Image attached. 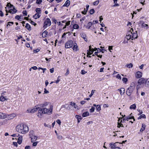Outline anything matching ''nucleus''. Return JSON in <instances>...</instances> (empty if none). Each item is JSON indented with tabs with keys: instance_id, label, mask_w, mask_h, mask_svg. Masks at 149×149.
<instances>
[{
	"instance_id": "1",
	"label": "nucleus",
	"mask_w": 149,
	"mask_h": 149,
	"mask_svg": "<svg viewBox=\"0 0 149 149\" xmlns=\"http://www.w3.org/2000/svg\"><path fill=\"white\" fill-rule=\"evenodd\" d=\"M53 109V106L51 104H50L49 109L46 108H40L38 111L37 116L41 118L44 114H47L50 115L52 113Z\"/></svg>"
},
{
	"instance_id": "2",
	"label": "nucleus",
	"mask_w": 149,
	"mask_h": 149,
	"mask_svg": "<svg viewBox=\"0 0 149 149\" xmlns=\"http://www.w3.org/2000/svg\"><path fill=\"white\" fill-rule=\"evenodd\" d=\"M29 130L28 126L23 123L17 125L16 127V131L19 133L25 134L28 132Z\"/></svg>"
},
{
	"instance_id": "3",
	"label": "nucleus",
	"mask_w": 149,
	"mask_h": 149,
	"mask_svg": "<svg viewBox=\"0 0 149 149\" xmlns=\"http://www.w3.org/2000/svg\"><path fill=\"white\" fill-rule=\"evenodd\" d=\"M138 37L137 31L134 30L132 28H131L130 30L128 31L127 33L126 38L127 40L136 39Z\"/></svg>"
},
{
	"instance_id": "4",
	"label": "nucleus",
	"mask_w": 149,
	"mask_h": 149,
	"mask_svg": "<svg viewBox=\"0 0 149 149\" xmlns=\"http://www.w3.org/2000/svg\"><path fill=\"white\" fill-rule=\"evenodd\" d=\"M73 41L71 40H68L65 43V48L66 49L72 47L73 45Z\"/></svg>"
},
{
	"instance_id": "5",
	"label": "nucleus",
	"mask_w": 149,
	"mask_h": 149,
	"mask_svg": "<svg viewBox=\"0 0 149 149\" xmlns=\"http://www.w3.org/2000/svg\"><path fill=\"white\" fill-rule=\"evenodd\" d=\"M51 24V22L50 19L48 18H47L44 22L43 28L45 29L47 27L50 26Z\"/></svg>"
},
{
	"instance_id": "6",
	"label": "nucleus",
	"mask_w": 149,
	"mask_h": 149,
	"mask_svg": "<svg viewBox=\"0 0 149 149\" xmlns=\"http://www.w3.org/2000/svg\"><path fill=\"white\" fill-rule=\"evenodd\" d=\"M35 108L31 109H29L27 110V111H28V113H34L38 109L39 110V109L40 108L39 107H36V106L35 107Z\"/></svg>"
},
{
	"instance_id": "7",
	"label": "nucleus",
	"mask_w": 149,
	"mask_h": 149,
	"mask_svg": "<svg viewBox=\"0 0 149 149\" xmlns=\"http://www.w3.org/2000/svg\"><path fill=\"white\" fill-rule=\"evenodd\" d=\"M134 90L133 88L129 87L126 91L127 95L129 96H130Z\"/></svg>"
},
{
	"instance_id": "8",
	"label": "nucleus",
	"mask_w": 149,
	"mask_h": 149,
	"mask_svg": "<svg viewBox=\"0 0 149 149\" xmlns=\"http://www.w3.org/2000/svg\"><path fill=\"white\" fill-rule=\"evenodd\" d=\"M135 77L137 79L141 78L142 75V73L139 71L136 72L135 74Z\"/></svg>"
},
{
	"instance_id": "9",
	"label": "nucleus",
	"mask_w": 149,
	"mask_h": 149,
	"mask_svg": "<svg viewBox=\"0 0 149 149\" xmlns=\"http://www.w3.org/2000/svg\"><path fill=\"white\" fill-rule=\"evenodd\" d=\"M118 143V142H116L115 143L112 142L111 143L109 144V147L111 149H115L116 147V144Z\"/></svg>"
},
{
	"instance_id": "10",
	"label": "nucleus",
	"mask_w": 149,
	"mask_h": 149,
	"mask_svg": "<svg viewBox=\"0 0 149 149\" xmlns=\"http://www.w3.org/2000/svg\"><path fill=\"white\" fill-rule=\"evenodd\" d=\"M146 79L143 78H141L138 81V84L139 85H141L142 84L145 83Z\"/></svg>"
},
{
	"instance_id": "11",
	"label": "nucleus",
	"mask_w": 149,
	"mask_h": 149,
	"mask_svg": "<svg viewBox=\"0 0 149 149\" xmlns=\"http://www.w3.org/2000/svg\"><path fill=\"white\" fill-rule=\"evenodd\" d=\"M72 48L74 52H76L79 49L77 44L76 42H74L73 43V46Z\"/></svg>"
},
{
	"instance_id": "12",
	"label": "nucleus",
	"mask_w": 149,
	"mask_h": 149,
	"mask_svg": "<svg viewBox=\"0 0 149 149\" xmlns=\"http://www.w3.org/2000/svg\"><path fill=\"white\" fill-rule=\"evenodd\" d=\"M49 104V102H46L44 103L41 104L39 105H37V106H39L40 107V108L41 107L43 108L44 107L47 106Z\"/></svg>"
},
{
	"instance_id": "13",
	"label": "nucleus",
	"mask_w": 149,
	"mask_h": 149,
	"mask_svg": "<svg viewBox=\"0 0 149 149\" xmlns=\"http://www.w3.org/2000/svg\"><path fill=\"white\" fill-rule=\"evenodd\" d=\"M13 8L10 9L8 11V12L10 13L13 14L17 12V10L14 7Z\"/></svg>"
},
{
	"instance_id": "14",
	"label": "nucleus",
	"mask_w": 149,
	"mask_h": 149,
	"mask_svg": "<svg viewBox=\"0 0 149 149\" xmlns=\"http://www.w3.org/2000/svg\"><path fill=\"white\" fill-rule=\"evenodd\" d=\"M132 113H131L129 116H127L126 117V120L128 121L129 120L132 119H133V121H135V119L134 118V117L132 115Z\"/></svg>"
},
{
	"instance_id": "15",
	"label": "nucleus",
	"mask_w": 149,
	"mask_h": 149,
	"mask_svg": "<svg viewBox=\"0 0 149 149\" xmlns=\"http://www.w3.org/2000/svg\"><path fill=\"white\" fill-rule=\"evenodd\" d=\"M81 37L83 38L85 41L86 42L87 41V39L86 34L84 33H82L80 34Z\"/></svg>"
},
{
	"instance_id": "16",
	"label": "nucleus",
	"mask_w": 149,
	"mask_h": 149,
	"mask_svg": "<svg viewBox=\"0 0 149 149\" xmlns=\"http://www.w3.org/2000/svg\"><path fill=\"white\" fill-rule=\"evenodd\" d=\"M79 26L78 24H74L73 25L72 28V30H71V31H72L74 29H78L79 28Z\"/></svg>"
},
{
	"instance_id": "17",
	"label": "nucleus",
	"mask_w": 149,
	"mask_h": 149,
	"mask_svg": "<svg viewBox=\"0 0 149 149\" xmlns=\"http://www.w3.org/2000/svg\"><path fill=\"white\" fill-rule=\"evenodd\" d=\"M7 117L5 113L0 112V119H3L6 118Z\"/></svg>"
},
{
	"instance_id": "18",
	"label": "nucleus",
	"mask_w": 149,
	"mask_h": 149,
	"mask_svg": "<svg viewBox=\"0 0 149 149\" xmlns=\"http://www.w3.org/2000/svg\"><path fill=\"white\" fill-rule=\"evenodd\" d=\"M70 105L73 107L75 109H78V106L74 102H70Z\"/></svg>"
},
{
	"instance_id": "19",
	"label": "nucleus",
	"mask_w": 149,
	"mask_h": 149,
	"mask_svg": "<svg viewBox=\"0 0 149 149\" xmlns=\"http://www.w3.org/2000/svg\"><path fill=\"white\" fill-rule=\"evenodd\" d=\"M9 119H11L16 116V115L14 113L8 115Z\"/></svg>"
},
{
	"instance_id": "20",
	"label": "nucleus",
	"mask_w": 149,
	"mask_h": 149,
	"mask_svg": "<svg viewBox=\"0 0 149 149\" xmlns=\"http://www.w3.org/2000/svg\"><path fill=\"white\" fill-rule=\"evenodd\" d=\"M70 0H67L65 2V3L63 5V6H65L68 7L70 5Z\"/></svg>"
},
{
	"instance_id": "21",
	"label": "nucleus",
	"mask_w": 149,
	"mask_h": 149,
	"mask_svg": "<svg viewBox=\"0 0 149 149\" xmlns=\"http://www.w3.org/2000/svg\"><path fill=\"white\" fill-rule=\"evenodd\" d=\"M30 138H31V142H33L34 141H36L37 139V137L36 136L33 135V136L30 137Z\"/></svg>"
},
{
	"instance_id": "22",
	"label": "nucleus",
	"mask_w": 149,
	"mask_h": 149,
	"mask_svg": "<svg viewBox=\"0 0 149 149\" xmlns=\"http://www.w3.org/2000/svg\"><path fill=\"white\" fill-rule=\"evenodd\" d=\"M6 96H1L0 97V100L1 102H4L5 100H7L8 98H6Z\"/></svg>"
},
{
	"instance_id": "23",
	"label": "nucleus",
	"mask_w": 149,
	"mask_h": 149,
	"mask_svg": "<svg viewBox=\"0 0 149 149\" xmlns=\"http://www.w3.org/2000/svg\"><path fill=\"white\" fill-rule=\"evenodd\" d=\"M22 140V136H20L18 139L17 142L19 144H21Z\"/></svg>"
},
{
	"instance_id": "24",
	"label": "nucleus",
	"mask_w": 149,
	"mask_h": 149,
	"mask_svg": "<svg viewBox=\"0 0 149 149\" xmlns=\"http://www.w3.org/2000/svg\"><path fill=\"white\" fill-rule=\"evenodd\" d=\"M121 95H123L125 93V89L124 88H122L120 89H118Z\"/></svg>"
},
{
	"instance_id": "25",
	"label": "nucleus",
	"mask_w": 149,
	"mask_h": 149,
	"mask_svg": "<svg viewBox=\"0 0 149 149\" xmlns=\"http://www.w3.org/2000/svg\"><path fill=\"white\" fill-rule=\"evenodd\" d=\"M93 23L91 22H90L88 23L87 25L86 26V28L87 29H90L91 27L92 26Z\"/></svg>"
},
{
	"instance_id": "26",
	"label": "nucleus",
	"mask_w": 149,
	"mask_h": 149,
	"mask_svg": "<svg viewBox=\"0 0 149 149\" xmlns=\"http://www.w3.org/2000/svg\"><path fill=\"white\" fill-rule=\"evenodd\" d=\"M25 27L29 31L31 30V28L30 25L28 23H27L26 24V26Z\"/></svg>"
},
{
	"instance_id": "27",
	"label": "nucleus",
	"mask_w": 149,
	"mask_h": 149,
	"mask_svg": "<svg viewBox=\"0 0 149 149\" xmlns=\"http://www.w3.org/2000/svg\"><path fill=\"white\" fill-rule=\"evenodd\" d=\"M48 32L46 30L44 31L42 34V36L43 38L46 37L47 36Z\"/></svg>"
},
{
	"instance_id": "28",
	"label": "nucleus",
	"mask_w": 149,
	"mask_h": 149,
	"mask_svg": "<svg viewBox=\"0 0 149 149\" xmlns=\"http://www.w3.org/2000/svg\"><path fill=\"white\" fill-rule=\"evenodd\" d=\"M135 84L134 82H132L130 84V88H133L134 90L135 88Z\"/></svg>"
},
{
	"instance_id": "29",
	"label": "nucleus",
	"mask_w": 149,
	"mask_h": 149,
	"mask_svg": "<svg viewBox=\"0 0 149 149\" xmlns=\"http://www.w3.org/2000/svg\"><path fill=\"white\" fill-rule=\"evenodd\" d=\"M89 115V113L88 111L85 112L82 114V116L83 117L87 116Z\"/></svg>"
},
{
	"instance_id": "30",
	"label": "nucleus",
	"mask_w": 149,
	"mask_h": 149,
	"mask_svg": "<svg viewBox=\"0 0 149 149\" xmlns=\"http://www.w3.org/2000/svg\"><path fill=\"white\" fill-rule=\"evenodd\" d=\"M146 126V125L145 124H142V127L140 129V131L143 132V131L145 130Z\"/></svg>"
},
{
	"instance_id": "31",
	"label": "nucleus",
	"mask_w": 149,
	"mask_h": 149,
	"mask_svg": "<svg viewBox=\"0 0 149 149\" xmlns=\"http://www.w3.org/2000/svg\"><path fill=\"white\" fill-rule=\"evenodd\" d=\"M136 107V106L135 104H133L131 105L130 107V109H135Z\"/></svg>"
},
{
	"instance_id": "32",
	"label": "nucleus",
	"mask_w": 149,
	"mask_h": 149,
	"mask_svg": "<svg viewBox=\"0 0 149 149\" xmlns=\"http://www.w3.org/2000/svg\"><path fill=\"white\" fill-rule=\"evenodd\" d=\"M40 17V15L38 14L37 13H36L34 15H33V17L36 19L39 18Z\"/></svg>"
},
{
	"instance_id": "33",
	"label": "nucleus",
	"mask_w": 149,
	"mask_h": 149,
	"mask_svg": "<svg viewBox=\"0 0 149 149\" xmlns=\"http://www.w3.org/2000/svg\"><path fill=\"white\" fill-rule=\"evenodd\" d=\"M113 3H114V4L113 6V7H116L117 6H119V4L117 3V0H113Z\"/></svg>"
},
{
	"instance_id": "34",
	"label": "nucleus",
	"mask_w": 149,
	"mask_h": 149,
	"mask_svg": "<svg viewBox=\"0 0 149 149\" xmlns=\"http://www.w3.org/2000/svg\"><path fill=\"white\" fill-rule=\"evenodd\" d=\"M146 82H145L146 86V87H149V78L147 79L146 80Z\"/></svg>"
},
{
	"instance_id": "35",
	"label": "nucleus",
	"mask_w": 149,
	"mask_h": 149,
	"mask_svg": "<svg viewBox=\"0 0 149 149\" xmlns=\"http://www.w3.org/2000/svg\"><path fill=\"white\" fill-rule=\"evenodd\" d=\"M76 118L78 120V122L79 123L80 122V120H81L82 118L81 117V116L79 115H76Z\"/></svg>"
},
{
	"instance_id": "36",
	"label": "nucleus",
	"mask_w": 149,
	"mask_h": 149,
	"mask_svg": "<svg viewBox=\"0 0 149 149\" xmlns=\"http://www.w3.org/2000/svg\"><path fill=\"white\" fill-rule=\"evenodd\" d=\"M126 66L127 68H132L133 66V64L132 63H130V64H127Z\"/></svg>"
},
{
	"instance_id": "37",
	"label": "nucleus",
	"mask_w": 149,
	"mask_h": 149,
	"mask_svg": "<svg viewBox=\"0 0 149 149\" xmlns=\"http://www.w3.org/2000/svg\"><path fill=\"white\" fill-rule=\"evenodd\" d=\"M122 122V120H121L120 122V123H119V122H118V125L117 127L118 128H120V127H123V124L121 123Z\"/></svg>"
},
{
	"instance_id": "38",
	"label": "nucleus",
	"mask_w": 149,
	"mask_h": 149,
	"mask_svg": "<svg viewBox=\"0 0 149 149\" xmlns=\"http://www.w3.org/2000/svg\"><path fill=\"white\" fill-rule=\"evenodd\" d=\"M7 7L9 8H11L14 7V6L13 5L11 4L10 3H8L7 5Z\"/></svg>"
},
{
	"instance_id": "39",
	"label": "nucleus",
	"mask_w": 149,
	"mask_h": 149,
	"mask_svg": "<svg viewBox=\"0 0 149 149\" xmlns=\"http://www.w3.org/2000/svg\"><path fill=\"white\" fill-rule=\"evenodd\" d=\"M13 24H14V23L13 22H8L7 23V24L6 25V27H8V26H11L12 25H13Z\"/></svg>"
},
{
	"instance_id": "40",
	"label": "nucleus",
	"mask_w": 149,
	"mask_h": 149,
	"mask_svg": "<svg viewBox=\"0 0 149 149\" xmlns=\"http://www.w3.org/2000/svg\"><path fill=\"white\" fill-rule=\"evenodd\" d=\"M96 109L97 111L100 110L101 109L100 106V105H97V106L96 107Z\"/></svg>"
},
{
	"instance_id": "41",
	"label": "nucleus",
	"mask_w": 149,
	"mask_h": 149,
	"mask_svg": "<svg viewBox=\"0 0 149 149\" xmlns=\"http://www.w3.org/2000/svg\"><path fill=\"white\" fill-rule=\"evenodd\" d=\"M142 26L143 27H146L147 29L148 28V25L147 24H145L144 22L142 23Z\"/></svg>"
},
{
	"instance_id": "42",
	"label": "nucleus",
	"mask_w": 149,
	"mask_h": 149,
	"mask_svg": "<svg viewBox=\"0 0 149 149\" xmlns=\"http://www.w3.org/2000/svg\"><path fill=\"white\" fill-rule=\"evenodd\" d=\"M36 11L37 13L38 14H40L41 13L40 11H41V10L40 8H36Z\"/></svg>"
},
{
	"instance_id": "43",
	"label": "nucleus",
	"mask_w": 149,
	"mask_h": 149,
	"mask_svg": "<svg viewBox=\"0 0 149 149\" xmlns=\"http://www.w3.org/2000/svg\"><path fill=\"white\" fill-rule=\"evenodd\" d=\"M21 16H20L19 15H17L15 16V19H17L18 20H19L20 21H21V19H21Z\"/></svg>"
},
{
	"instance_id": "44",
	"label": "nucleus",
	"mask_w": 149,
	"mask_h": 149,
	"mask_svg": "<svg viewBox=\"0 0 149 149\" xmlns=\"http://www.w3.org/2000/svg\"><path fill=\"white\" fill-rule=\"evenodd\" d=\"M34 132L33 130H31L29 132V136L30 137L34 135Z\"/></svg>"
},
{
	"instance_id": "45",
	"label": "nucleus",
	"mask_w": 149,
	"mask_h": 149,
	"mask_svg": "<svg viewBox=\"0 0 149 149\" xmlns=\"http://www.w3.org/2000/svg\"><path fill=\"white\" fill-rule=\"evenodd\" d=\"M95 108L93 107H92L91 109L89 110V111L90 113H92L95 111Z\"/></svg>"
},
{
	"instance_id": "46",
	"label": "nucleus",
	"mask_w": 149,
	"mask_h": 149,
	"mask_svg": "<svg viewBox=\"0 0 149 149\" xmlns=\"http://www.w3.org/2000/svg\"><path fill=\"white\" fill-rule=\"evenodd\" d=\"M30 22L32 25H33L34 26H36L37 25V24L35 23L34 22L30 19Z\"/></svg>"
},
{
	"instance_id": "47",
	"label": "nucleus",
	"mask_w": 149,
	"mask_h": 149,
	"mask_svg": "<svg viewBox=\"0 0 149 149\" xmlns=\"http://www.w3.org/2000/svg\"><path fill=\"white\" fill-rule=\"evenodd\" d=\"M122 81L126 83L128 81V79L126 78H123L122 79Z\"/></svg>"
},
{
	"instance_id": "48",
	"label": "nucleus",
	"mask_w": 149,
	"mask_h": 149,
	"mask_svg": "<svg viewBox=\"0 0 149 149\" xmlns=\"http://www.w3.org/2000/svg\"><path fill=\"white\" fill-rule=\"evenodd\" d=\"M52 23H54L55 24H56L57 22V20L54 18H53L52 19Z\"/></svg>"
},
{
	"instance_id": "49",
	"label": "nucleus",
	"mask_w": 149,
	"mask_h": 149,
	"mask_svg": "<svg viewBox=\"0 0 149 149\" xmlns=\"http://www.w3.org/2000/svg\"><path fill=\"white\" fill-rule=\"evenodd\" d=\"M87 51L88 52L87 53V56L88 57H91L90 55H91V54H92V53L91 52H90L88 50H87Z\"/></svg>"
},
{
	"instance_id": "50",
	"label": "nucleus",
	"mask_w": 149,
	"mask_h": 149,
	"mask_svg": "<svg viewBox=\"0 0 149 149\" xmlns=\"http://www.w3.org/2000/svg\"><path fill=\"white\" fill-rule=\"evenodd\" d=\"M60 77H61L60 76H58V77L57 80L56 81V82H55L56 84H58V83L59 81H60Z\"/></svg>"
},
{
	"instance_id": "51",
	"label": "nucleus",
	"mask_w": 149,
	"mask_h": 149,
	"mask_svg": "<svg viewBox=\"0 0 149 149\" xmlns=\"http://www.w3.org/2000/svg\"><path fill=\"white\" fill-rule=\"evenodd\" d=\"M99 1L98 0L96 1H94L93 3V4L94 5H97L99 3Z\"/></svg>"
},
{
	"instance_id": "52",
	"label": "nucleus",
	"mask_w": 149,
	"mask_h": 149,
	"mask_svg": "<svg viewBox=\"0 0 149 149\" xmlns=\"http://www.w3.org/2000/svg\"><path fill=\"white\" fill-rule=\"evenodd\" d=\"M42 0H36V3L37 4H40L41 3Z\"/></svg>"
},
{
	"instance_id": "53",
	"label": "nucleus",
	"mask_w": 149,
	"mask_h": 149,
	"mask_svg": "<svg viewBox=\"0 0 149 149\" xmlns=\"http://www.w3.org/2000/svg\"><path fill=\"white\" fill-rule=\"evenodd\" d=\"M95 12L94 10L93 9H92L90 11V13L91 14H93Z\"/></svg>"
},
{
	"instance_id": "54",
	"label": "nucleus",
	"mask_w": 149,
	"mask_h": 149,
	"mask_svg": "<svg viewBox=\"0 0 149 149\" xmlns=\"http://www.w3.org/2000/svg\"><path fill=\"white\" fill-rule=\"evenodd\" d=\"M116 78L118 79H121V76L119 74H117L116 76Z\"/></svg>"
},
{
	"instance_id": "55",
	"label": "nucleus",
	"mask_w": 149,
	"mask_h": 149,
	"mask_svg": "<svg viewBox=\"0 0 149 149\" xmlns=\"http://www.w3.org/2000/svg\"><path fill=\"white\" fill-rule=\"evenodd\" d=\"M87 72L86 71H85V70H81V74H85Z\"/></svg>"
},
{
	"instance_id": "56",
	"label": "nucleus",
	"mask_w": 149,
	"mask_h": 149,
	"mask_svg": "<svg viewBox=\"0 0 149 149\" xmlns=\"http://www.w3.org/2000/svg\"><path fill=\"white\" fill-rule=\"evenodd\" d=\"M69 73V70L68 68L67 69L66 72L65 74V75L66 76Z\"/></svg>"
},
{
	"instance_id": "57",
	"label": "nucleus",
	"mask_w": 149,
	"mask_h": 149,
	"mask_svg": "<svg viewBox=\"0 0 149 149\" xmlns=\"http://www.w3.org/2000/svg\"><path fill=\"white\" fill-rule=\"evenodd\" d=\"M94 93V91L93 90H92L91 92V93L90 95H89V96L90 97H91L93 94Z\"/></svg>"
},
{
	"instance_id": "58",
	"label": "nucleus",
	"mask_w": 149,
	"mask_h": 149,
	"mask_svg": "<svg viewBox=\"0 0 149 149\" xmlns=\"http://www.w3.org/2000/svg\"><path fill=\"white\" fill-rule=\"evenodd\" d=\"M22 13L24 16H26L27 15V12L26 11H23L22 12Z\"/></svg>"
},
{
	"instance_id": "59",
	"label": "nucleus",
	"mask_w": 149,
	"mask_h": 149,
	"mask_svg": "<svg viewBox=\"0 0 149 149\" xmlns=\"http://www.w3.org/2000/svg\"><path fill=\"white\" fill-rule=\"evenodd\" d=\"M93 24H96L98 23V21L97 20H94L92 22Z\"/></svg>"
},
{
	"instance_id": "60",
	"label": "nucleus",
	"mask_w": 149,
	"mask_h": 149,
	"mask_svg": "<svg viewBox=\"0 0 149 149\" xmlns=\"http://www.w3.org/2000/svg\"><path fill=\"white\" fill-rule=\"evenodd\" d=\"M38 143V141L34 142L32 144V145L34 146H37Z\"/></svg>"
},
{
	"instance_id": "61",
	"label": "nucleus",
	"mask_w": 149,
	"mask_h": 149,
	"mask_svg": "<svg viewBox=\"0 0 149 149\" xmlns=\"http://www.w3.org/2000/svg\"><path fill=\"white\" fill-rule=\"evenodd\" d=\"M86 101L85 100H83L81 101L80 102V104L82 105H83L84 104L86 103Z\"/></svg>"
},
{
	"instance_id": "62",
	"label": "nucleus",
	"mask_w": 149,
	"mask_h": 149,
	"mask_svg": "<svg viewBox=\"0 0 149 149\" xmlns=\"http://www.w3.org/2000/svg\"><path fill=\"white\" fill-rule=\"evenodd\" d=\"M70 21H69L66 22L65 25L66 26H68L70 24Z\"/></svg>"
},
{
	"instance_id": "63",
	"label": "nucleus",
	"mask_w": 149,
	"mask_h": 149,
	"mask_svg": "<svg viewBox=\"0 0 149 149\" xmlns=\"http://www.w3.org/2000/svg\"><path fill=\"white\" fill-rule=\"evenodd\" d=\"M57 138L58 139L61 140L63 139V137L62 136H61V135H58L57 136Z\"/></svg>"
},
{
	"instance_id": "64",
	"label": "nucleus",
	"mask_w": 149,
	"mask_h": 149,
	"mask_svg": "<svg viewBox=\"0 0 149 149\" xmlns=\"http://www.w3.org/2000/svg\"><path fill=\"white\" fill-rule=\"evenodd\" d=\"M56 122L59 125H61V122L60 120H57L56 121Z\"/></svg>"
}]
</instances>
